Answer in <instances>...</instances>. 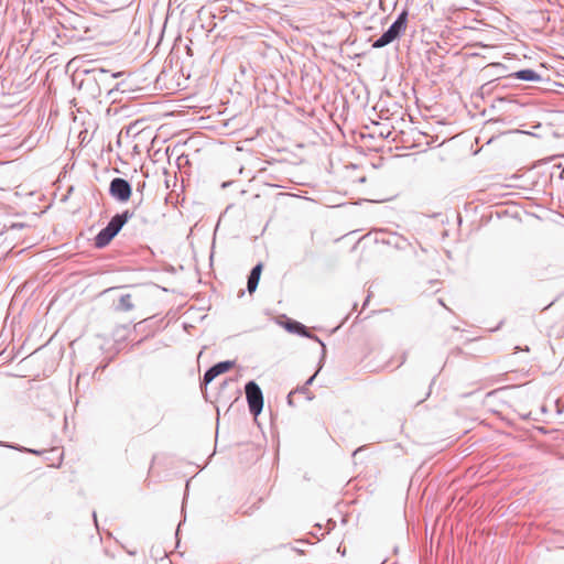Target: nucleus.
Segmentation results:
<instances>
[{"label": "nucleus", "mask_w": 564, "mask_h": 564, "mask_svg": "<svg viewBox=\"0 0 564 564\" xmlns=\"http://www.w3.org/2000/svg\"><path fill=\"white\" fill-rule=\"evenodd\" d=\"M285 329L290 333L297 334V335H301V336H304V337H307V338L318 341L322 346V358L325 357V354H326L325 344L317 336L311 334L305 325H303L302 323L296 322V321H288L285 323Z\"/></svg>", "instance_id": "obj_5"}, {"label": "nucleus", "mask_w": 564, "mask_h": 564, "mask_svg": "<svg viewBox=\"0 0 564 564\" xmlns=\"http://www.w3.org/2000/svg\"><path fill=\"white\" fill-rule=\"evenodd\" d=\"M132 194L131 184L121 177H115L109 184V195L117 202H128Z\"/></svg>", "instance_id": "obj_4"}, {"label": "nucleus", "mask_w": 564, "mask_h": 564, "mask_svg": "<svg viewBox=\"0 0 564 564\" xmlns=\"http://www.w3.org/2000/svg\"><path fill=\"white\" fill-rule=\"evenodd\" d=\"M99 73L102 74V75L107 74V72L105 69H100Z\"/></svg>", "instance_id": "obj_13"}, {"label": "nucleus", "mask_w": 564, "mask_h": 564, "mask_svg": "<svg viewBox=\"0 0 564 564\" xmlns=\"http://www.w3.org/2000/svg\"><path fill=\"white\" fill-rule=\"evenodd\" d=\"M245 392L250 413L254 416L259 415L263 408V394L260 387L254 381H249L245 386Z\"/></svg>", "instance_id": "obj_3"}, {"label": "nucleus", "mask_w": 564, "mask_h": 564, "mask_svg": "<svg viewBox=\"0 0 564 564\" xmlns=\"http://www.w3.org/2000/svg\"><path fill=\"white\" fill-rule=\"evenodd\" d=\"M133 213L124 210L121 214H116L95 237V247L101 249L109 245V242L119 234L124 224L131 219Z\"/></svg>", "instance_id": "obj_1"}, {"label": "nucleus", "mask_w": 564, "mask_h": 564, "mask_svg": "<svg viewBox=\"0 0 564 564\" xmlns=\"http://www.w3.org/2000/svg\"><path fill=\"white\" fill-rule=\"evenodd\" d=\"M133 307L134 306H133L132 297L130 294H123L120 296L118 305H117V310L123 311V312H129V311L133 310Z\"/></svg>", "instance_id": "obj_9"}, {"label": "nucleus", "mask_w": 564, "mask_h": 564, "mask_svg": "<svg viewBox=\"0 0 564 564\" xmlns=\"http://www.w3.org/2000/svg\"><path fill=\"white\" fill-rule=\"evenodd\" d=\"M261 271H262L261 263L254 265L252 268V270L250 271V274H249L248 281H247V289H248L249 293H252L257 290V286L259 284V280H260V275H261Z\"/></svg>", "instance_id": "obj_8"}, {"label": "nucleus", "mask_w": 564, "mask_h": 564, "mask_svg": "<svg viewBox=\"0 0 564 564\" xmlns=\"http://www.w3.org/2000/svg\"><path fill=\"white\" fill-rule=\"evenodd\" d=\"M406 24L408 12L403 10L389 29L373 42L372 47L381 48L392 43L405 31Z\"/></svg>", "instance_id": "obj_2"}, {"label": "nucleus", "mask_w": 564, "mask_h": 564, "mask_svg": "<svg viewBox=\"0 0 564 564\" xmlns=\"http://www.w3.org/2000/svg\"><path fill=\"white\" fill-rule=\"evenodd\" d=\"M364 449V447H359L357 448L354 453H352V456H356L358 453H360L361 451Z\"/></svg>", "instance_id": "obj_12"}, {"label": "nucleus", "mask_w": 564, "mask_h": 564, "mask_svg": "<svg viewBox=\"0 0 564 564\" xmlns=\"http://www.w3.org/2000/svg\"><path fill=\"white\" fill-rule=\"evenodd\" d=\"M234 361H230V360H226V361H220L216 365H214L213 367H210L205 373H204V377H203V383L204 384H208L210 383L217 376L221 375V373H225L226 371H228L229 369H231L234 367Z\"/></svg>", "instance_id": "obj_6"}, {"label": "nucleus", "mask_w": 564, "mask_h": 564, "mask_svg": "<svg viewBox=\"0 0 564 564\" xmlns=\"http://www.w3.org/2000/svg\"><path fill=\"white\" fill-rule=\"evenodd\" d=\"M318 371H316L311 378H308V380L306 381V386L308 384H312V382L314 381L316 375H317Z\"/></svg>", "instance_id": "obj_11"}, {"label": "nucleus", "mask_w": 564, "mask_h": 564, "mask_svg": "<svg viewBox=\"0 0 564 564\" xmlns=\"http://www.w3.org/2000/svg\"><path fill=\"white\" fill-rule=\"evenodd\" d=\"M144 187H145V182H144V181L139 182V183L137 184L135 191H137L138 193L142 194V192H143Z\"/></svg>", "instance_id": "obj_10"}, {"label": "nucleus", "mask_w": 564, "mask_h": 564, "mask_svg": "<svg viewBox=\"0 0 564 564\" xmlns=\"http://www.w3.org/2000/svg\"><path fill=\"white\" fill-rule=\"evenodd\" d=\"M511 77L524 82H541L542 77L539 73H536L533 69H520L518 72H514L510 75Z\"/></svg>", "instance_id": "obj_7"}]
</instances>
